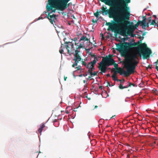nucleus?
I'll return each mask as SVG.
<instances>
[{
	"label": "nucleus",
	"mask_w": 158,
	"mask_h": 158,
	"mask_svg": "<svg viewBox=\"0 0 158 158\" xmlns=\"http://www.w3.org/2000/svg\"><path fill=\"white\" fill-rule=\"evenodd\" d=\"M117 51L120 53L122 56L125 57V61H122L127 70H128L131 74L134 73L136 66L139 62L137 60H139L138 55L140 56L138 51L132 52L129 55H127V53L130 50H126V49L122 46H118L116 44Z\"/></svg>",
	"instance_id": "1"
},
{
	"label": "nucleus",
	"mask_w": 158,
	"mask_h": 158,
	"mask_svg": "<svg viewBox=\"0 0 158 158\" xmlns=\"http://www.w3.org/2000/svg\"><path fill=\"white\" fill-rule=\"evenodd\" d=\"M101 1L103 2L105 4L110 6L109 9L107 10V7H105L102 6L101 8L102 13L103 15H109L110 18H113L115 24L117 26H121L124 25L126 23L123 18H122L120 16L121 14L117 6L114 5V2L112 0H101ZM120 16H121L120 15Z\"/></svg>",
	"instance_id": "2"
},
{
	"label": "nucleus",
	"mask_w": 158,
	"mask_h": 158,
	"mask_svg": "<svg viewBox=\"0 0 158 158\" xmlns=\"http://www.w3.org/2000/svg\"><path fill=\"white\" fill-rule=\"evenodd\" d=\"M133 43L124 42L123 43L117 44L118 46H122L125 48L126 50H131L134 48V47L138 46L137 48L140 56H142L143 59H147L150 57V55L152 53L151 50L147 47L145 43H141L142 40H140L137 42H135L133 40Z\"/></svg>",
	"instance_id": "3"
},
{
	"label": "nucleus",
	"mask_w": 158,
	"mask_h": 158,
	"mask_svg": "<svg viewBox=\"0 0 158 158\" xmlns=\"http://www.w3.org/2000/svg\"><path fill=\"white\" fill-rule=\"evenodd\" d=\"M71 0H48L46 6L47 11H51L49 13H55L56 10L63 11L68 8L72 4Z\"/></svg>",
	"instance_id": "4"
},
{
	"label": "nucleus",
	"mask_w": 158,
	"mask_h": 158,
	"mask_svg": "<svg viewBox=\"0 0 158 158\" xmlns=\"http://www.w3.org/2000/svg\"><path fill=\"white\" fill-rule=\"evenodd\" d=\"M114 2V5L117 6L121 14V16L124 19L126 23L127 21L129 19L130 13L129 7L128 4L131 2L130 0H112ZM114 4V3H113ZM120 16H121L120 15Z\"/></svg>",
	"instance_id": "5"
},
{
	"label": "nucleus",
	"mask_w": 158,
	"mask_h": 158,
	"mask_svg": "<svg viewBox=\"0 0 158 158\" xmlns=\"http://www.w3.org/2000/svg\"><path fill=\"white\" fill-rule=\"evenodd\" d=\"M73 43L70 42H65L64 44H61V47L59 50V52L61 54L63 53L64 49L66 48L67 51V53L70 56L72 54H74V58L73 60L75 62L72 65L73 67H75L77 65L78 63L82 59L81 56L79 54V52L77 50H75L73 48Z\"/></svg>",
	"instance_id": "6"
},
{
	"label": "nucleus",
	"mask_w": 158,
	"mask_h": 158,
	"mask_svg": "<svg viewBox=\"0 0 158 158\" xmlns=\"http://www.w3.org/2000/svg\"><path fill=\"white\" fill-rule=\"evenodd\" d=\"M110 55H109L108 56L103 57L101 62L99 64L98 68L102 73H105L107 69V67L113 65L115 68H113L111 71L113 72V70H116L118 67V65L117 64L115 63L114 60L111 57Z\"/></svg>",
	"instance_id": "7"
},
{
	"label": "nucleus",
	"mask_w": 158,
	"mask_h": 158,
	"mask_svg": "<svg viewBox=\"0 0 158 158\" xmlns=\"http://www.w3.org/2000/svg\"><path fill=\"white\" fill-rule=\"evenodd\" d=\"M117 73H119L120 75H124L125 77L128 76L131 74L128 70L126 71L120 67L117 68L116 69V71L114 72V74L112 76L113 80L114 81H117L118 79L116 76Z\"/></svg>",
	"instance_id": "8"
},
{
	"label": "nucleus",
	"mask_w": 158,
	"mask_h": 158,
	"mask_svg": "<svg viewBox=\"0 0 158 158\" xmlns=\"http://www.w3.org/2000/svg\"><path fill=\"white\" fill-rule=\"evenodd\" d=\"M80 42H79L78 43H76L75 41V45L76 46V50L74 49L75 50H77L79 52H80V51L79 50V49H80L81 48H85V44H84V43L82 42H81L80 43Z\"/></svg>",
	"instance_id": "9"
},
{
	"label": "nucleus",
	"mask_w": 158,
	"mask_h": 158,
	"mask_svg": "<svg viewBox=\"0 0 158 158\" xmlns=\"http://www.w3.org/2000/svg\"><path fill=\"white\" fill-rule=\"evenodd\" d=\"M96 63V61L95 60L89 62L87 64V68L89 69L90 70V72H93L94 69V65Z\"/></svg>",
	"instance_id": "10"
},
{
	"label": "nucleus",
	"mask_w": 158,
	"mask_h": 158,
	"mask_svg": "<svg viewBox=\"0 0 158 158\" xmlns=\"http://www.w3.org/2000/svg\"><path fill=\"white\" fill-rule=\"evenodd\" d=\"M56 16L55 15L53 14L52 15H50V13H48L46 18H48L50 21V22L52 24H53V23L55 22L54 20H56Z\"/></svg>",
	"instance_id": "11"
},
{
	"label": "nucleus",
	"mask_w": 158,
	"mask_h": 158,
	"mask_svg": "<svg viewBox=\"0 0 158 158\" xmlns=\"http://www.w3.org/2000/svg\"><path fill=\"white\" fill-rule=\"evenodd\" d=\"M85 41H87L86 42V44H89L90 43L89 38L88 39L86 37V36H84V35L82 36L79 40V42H80L81 43V42H82L84 43V44H85L84 42Z\"/></svg>",
	"instance_id": "12"
},
{
	"label": "nucleus",
	"mask_w": 158,
	"mask_h": 158,
	"mask_svg": "<svg viewBox=\"0 0 158 158\" xmlns=\"http://www.w3.org/2000/svg\"><path fill=\"white\" fill-rule=\"evenodd\" d=\"M136 28L134 27V25H132L130 26L128 29V32L129 34H131L136 29Z\"/></svg>",
	"instance_id": "13"
},
{
	"label": "nucleus",
	"mask_w": 158,
	"mask_h": 158,
	"mask_svg": "<svg viewBox=\"0 0 158 158\" xmlns=\"http://www.w3.org/2000/svg\"><path fill=\"white\" fill-rule=\"evenodd\" d=\"M45 127V126L44 124H42L41 125L40 128L38 130V131L39 132L41 133L43 131V128Z\"/></svg>",
	"instance_id": "14"
},
{
	"label": "nucleus",
	"mask_w": 158,
	"mask_h": 158,
	"mask_svg": "<svg viewBox=\"0 0 158 158\" xmlns=\"http://www.w3.org/2000/svg\"><path fill=\"white\" fill-rule=\"evenodd\" d=\"M146 18L145 17H143V19L142 21H139V23L141 24H144L146 23Z\"/></svg>",
	"instance_id": "15"
},
{
	"label": "nucleus",
	"mask_w": 158,
	"mask_h": 158,
	"mask_svg": "<svg viewBox=\"0 0 158 158\" xmlns=\"http://www.w3.org/2000/svg\"><path fill=\"white\" fill-rule=\"evenodd\" d=\"M99 13H101L100 11H98V10L97 12L94 13V15L96 18H98L99 15Z\"/></svg>",
	"instance_id": "16"
},
{
	"label": "nucleus",
	"mask_w": 158,
	"mask_h": 158,
	"mask_svg": "<svg viewBox=\"0 0 158 158\" xmlns=\"http://www.w3.org/2000/svg\"><path fill=\"white\" fill-rule=\"evenodd\" d=\"M114 28V24L113 23H111V25L109 27V28L110 29L113 30Z\"/></svg>",
	"instance_id": "17"
},
{
	"label": "nucleus",
	"mask_w": 158,
	"mask_h": 158,
	"mask_svg": "<svg viewBox=\"0 0 158 158\" xmlns=\"http://www.w3.org/2000/svg\"><path fill=\"white\" fill-rule=\"evenodd\" d=\"M101 56H98L97 57L96 56L94 58V60H95L96 61V62L99 59H101Z\"/></svg>",
	"instance_id": "18"
},
{
	"label": "nucleus",
	"mask_w": 158,
	"mask_h": 158,
	"mask_svg": "<svg viewBox=\"0 0 158 158\" xmlns=\"http://www.w3.org/2000/svg\"><path fill=\"white\" fill-rule=\"evenodd\" d=\"M98 73V72H95V71L93 72H90V76H92V75H93V76L97 75Z\"/></svg>",
	"instance_id": "19"
},
{
	"label": "nucleus",
	"mask_w": 158,
	"mask_h": 158,
	"mask_svg": "<svg viewBox=\"0 0 158 158\" xmlns=\"http://www.w3.org/2000/svg\"><path fill=\"white\" fill-rule=\"evenodd\" d=\"M139 24L140 25V23H139V21H138V22L135 25H134V26L135 28H136L137 27H138Z\"/></svg>",
	"instance_id": "20"
},
{
	"label": "nucleus",
	"mask_w": 158,
	"mask_h": 158,
	"mask_svg": "<svg viewBox=\"0 0 158 158\" xmlns=\"http://www.w3.org/2000/svg\"><path fill=\"white\" fill-rule=\"evenodd\" d=\"M156 23L155 22V20H152V22H151V23H150V25H155V24H156Z\"/></svg>",
	"instance_id": "21"
},
{
	"label": "nucleus",
	"mask_w": 158,
	"mask_h": 158,
	"mask_svg": "<svg viewBox=\"0 0 158 158\" xmlns=\"http://www.w3.org/2000/svg\"><path fill=\"white\" fill-rule=\"evenodd\" d=\"M132 85L134 86H135V84L133 83H131L130 82H128V86L129 87H131Z\"/></svg>",
	"instance_id": "22"
},
{
	"label": "nucleus",
	"mask_w": 158,
	"mask_h": 158,
	"mask_svg": "<svg viewBox=\"0 0 158 158\" xmlns=\"http://www.w3.org/2000/svg\"><path fill=\"white\" fill-rule=\"evenodd\" d=\"M89 55H90L92 57H94V58L96 56V55L95 54H93L92 53H89Z\"/></svg>",
	"instance_id": "23"
},
{
	"label": "nucleus",
	"mask_w": 158,
	"mask_h": 158,
	"mask_svg": "<svg viewBox=\"0 0 158 158\" xmlns=\"http://www.w3.org/2000/svg\"><path fill=\"white\" fill-rule=\"evenodd\" d=\"M82 65H84L85 66H86L87 67V64L84 61H82Z\"/></svg>",
	"instance_id": "24"
},
{
	"label": "nucleus",
	"mask_w": 158,
	"mask_h": 158,
	"mask_svg": "<svg viewBox=\"0 0 158 158\" xmlns=\"http://www.w3.org/2000/svg\"><path fill=\"white\" fill-rule=\"evenodd\" d=\"M140 26H142V28L143 29H146V27H147L145 26V24H140Z\"/></svg>",
	"instance_id": "25"
},
{
	"label": "nucleus",
	"mask_w": 158,
	"mask_h": 158,
	"mask_svg": "<svg viewBox=\"0 0 158 158\" xmlns=\"http://www.w3.org/2000/svg\"><path fill=\"white\" fill-rule=\"evenodd\" d=\"M119 88L120 89H123V86L121 84H120L118 86Z\"/></svg>",
	"instance_id": "26"
},
{
	"label": "nucleus",
	"mask_w": 158,
	"mask_h": 158,
	"mask_svg": "<svg viewBox=\"0 0 158 158\" xmlns=\"http://www.w3.org/2000/svg\"><path fill=\"white\" fill-rule=\"evenodd\" d=\"M156 144V142L154 141L153 143H151L150 145L152 146H154Z\"/></svg>",
	"instance_id": "27"
},
{
	"label": "nucleus",
	"mask_w": 158,
	"mask_h": 158,
	"mask_svg": "<svg viewBox=\"0 0 158 158\" xmlns=\"http://www.w3.org/2000/svg\"><path fill=\"white\" fill-rule=\"evenodd\" d=\"M148 22L149 23H151L152 20L151 17H150L148 18Z\"/></svg>",
	"instance_id": "28"
},
{
	"label": "nucleus",
	"mask_w": 158,
	"mask_h": 158,
	"mask_svg": "<svg viewBox=\"0 0 158 158\" xmlns=\"http://www.w3.org/2000/svg\"><path fill=\"white\" fill-rule=\"evenodd\" d=\"M81 66H78L76 67L77 70H78L81 69Z\"/></svg>",
	"instance_id": "29"
},
{
	"label": "nucleus",
	"mask_w": 158,
	"mask_h": 158,
	"mask_svg": "<svg viewBox=\"0 0 158 158\" xmlns=\"http://www.w3.org/2000/svg\"><path fill=\"white\" fill-rule=\"evenodd\" d=\"M111 23L110 22H107L106 23V25L107 26H108L109 27L110 25H111V23Z\"/></svg>",
	"instance_id": "30"
},
{
	"label": "nucleus",
	"mask_w": 158,
	"mask_h": 158,
	"mask_svg": "<svg viewBox=\"0 0 158 158\" xmlns=\"http://www.w3.org/2000/svg\"><path fill=\"white\" fill-rule=\"evenodd\" d=\"M145 25L147 27H148L149 26L148 23H145Z\"/></svg>",
	"instance_id": "31"
},
{
	"label": "nucleus",
	"mask_w": 158,
	"mask_h": 158,
	"mask_svg": "<svg viewBox=\"0 0 158 158\" xmlns=\"http://www.w3.org/2000/svg\"><path fill=\"white\" fill-rule=\"evenodd\" d=\"M98 20H95L94 19H92V22L93 23L97 22Z\"/></svg>",
	"instance_id": "32"
},
{
	"label": "nucleus",
	"mask_w": 158,
	"mask_h": 158,
	"mask_svg": "<svg viewBox=\"0 0 158 158\" xmlns=\"http://www.w3.org/2000/svg\"><path fill=\"white\" fill-rule=\"evenodd\" d=\"M92 43L90 42V43L89 44H85V47L86 48H87L88 46H89V45H90V44H92Z\"/></svg>",
	"instance_id": "33"
},
{
	"label": "nucleus",
	"mask_w": 158,
	"mask_h": 158,
	"mask_svg": "<svg viewBox=\"0 0 158 158\" xmlns=\"http://www.w3.org/2000/svg\"><path fill=\"white\" fill-rule=\"evenodd\" d=\"M34 155H35L37 156L38 155V152H36L34 153Z\"/></svg>",
	"instance_id": "34"
},
{
	"label": "nucleus",
	"mask_w": 158,
	"mask_h": 158,
	"mask_svg": "<svg viewBox=\"0 0 158 158\" xmlns=\"http://www.w3.org/2000/svg\"><path fill=\"white\" fill-rule=\"evenodd\" d=\"M141 38H142V40L143 39L144 37L143 36L142 37H141L140 36L139 37V38L140 39H141Z\"/></svg>",
	"instance_id": "35"
},
{
	"label": "nucleus",
	"mask_w": 158,
	"mask_h": 158,
	"mask_svg": "<svg viewBox=\"0 0 158 158\" xmlns=\"http://www.w3.org/2000/svg\"><path fill=\"white\" fill-rule=\"evenodd\" d=\"M129 86H128V85L126 86H123V89L124 88H128Z\"/></svg>",
	"instance_id": "36"
},
{
	"label": "nucleus",
	"mask_w": 158,
	"mask_h": 158,
	"mask_svg": "<svg viewBox=\"0 0 158 158\" xmlns=\"http://www.w3.org/2000/svg\"><path fill=\"white\" fill-rule=\"evenodd\" d=\"M156 69L158 71V66L157 65H156Z\"/></svg>",
	"instance_id": "37"
},
{
	"label": "nucleus",
	"mask_w": 158,
	"mask_h": 158,
	"mask_svg": "<svg viewBox=\"0 0 158 158\" xmlns=\"http://www.w3.org/2000/svg\"><path fill=\"white\" fill-rule=\"evenodd\" d=\"M148 68H150V69H152V67L151 66V65H149L148 66Z\"/></svg>",
	"instance_id": "38"
},
{
	"label": "nucleus",
	"mask_w": 158,
	"mask_h": 158,
	"mask_svg": "<svg viewBox=\"0 0 158 158\" xmlns=\"http://www.w3.org/2000/svg\"><path fill=\"white\" fill-rule=\"evenodd\" d=\"M146 32H144L143 33V34H142V35L143 36H144L146 35Z\"/></svg>",
	"instance_id": "39"
},
{
	"label": "nucleus",
	"mask_w": 158,
	"mask_h": 158,
	"mask_svg": "<svg viewBox=\"0 0 158 158\" xmlns=\"http://www.w3.org/2000/svg\"><path fill=\"white\" fill-rule=\"evenodd\" d=\"M106 76L107 77H110V74H109V73L107 74H106Z\"/></svg>",
	"instance_id": "40"
},
{
	"label": "nucleus",
	"mask_w": 158,
	"mask_h": 158,
	"mask_svg": "<svg viewBox=\"0 0 158 158\" xmlns=\"http://www.w3.org/2000/svg\"><path fill=\"white\" fill-rule=\"evenodd\" d=\"M90 70L89 69V70H88V72H87L88 74H89V73H90Z\"/></svg>",
	"instance_id": "41"
},
{
	"label": "nucleus",
	"mask_w": 158,
	"mask_h": 158,
	"mask_svg": "<svg viewBox=\"0 0 158 158\" xmlns=\"http://www.w3.org/2000/svg\"><path fill=\"white\" fill-rule=\"evenodd\" d=\"M67 78V77H64V79L65 81H66Z\"/></svg>",
	"instance_id": "42"
},
{
	"label": "nucleus",
	"mask_w": 158,
	"mask_h": 158,
	"mask_svg": "<svg viewBox=\"0 0 158 158\" xmlns=\"http://www.w3.org/2000/svg\"><path fill=\"white\" fill-rule=\"evenodd\" d=\"M108 85H109V86H111L110 85V83H109V82H107V86Z\"/></svg>",
	"instance_id": "43"
},
{
	"label": "nucleus",
	"mask_w": 158,
	"mask_h": 158,
	"mask_svg": "<svg viewBox=\"0 0 158 158\" xmlns=\"http://www.w3.org/2000/svg\"><path fill=\"white\" fill-rule=\"evenodd\" d=\"M99 89H102V86H99Z\"/></svg>",
	"instance_id": "44"
},
{
	"label": "nucleus",
	"mask_w": 158,
	"mask_h": 158,
	"mask_svg": "<svg viewBox=\"0 0 158 158\" xmlns=\"http://www.w3.org/2000/svg\"><path fill=\"white\" fill-rule=\"evenodd\" d=\"M157 91V90L156 89H155V90L154 93H155L156 94H157L156 93V92Z\"/></svg>",
	"instance_id": "45"
},
{
	"label": "nucleus",
	"mask_w": 158,
	"mask_h": 158,
	"mask_svg": "<svg viewBox=\"0 0 158 158\" xmlns=\"http://www.w3.org/2000/svg\"><path fill=\"white\" fill-rule=\"evenodd\" d=\"M130 157V156L129 154H127V157L126 158H129Z\"/></svg>",
	"instance_id": "46"
},
{
	"label": "nucleus",
	"mask_w": 158,
	"mask_h": 158,
	"mask_svg": "<svg viewBox=\"0 0 158 158\" xmlns=\"http://www.w3.org/2000/svg\"><path fill=\"white\" fill-rule=\"evenodd\" d=\"M158 62H157V61L156 62H155V64H156V65H157V64H158Z\"/></svg>",
	"instance_id": "47"
},
{
	"label": "nucleus",
	"mask_w": 158,
	"mask_h": 158,
	"mask_svg": "<svg viewBox=\"0 0 158 158\" xmlns=\"http://www.w3.org/2000/svg\"><path fill=\"white\" fill-rule=\"evenodd\" d=\"M117 81H120L121 82L122 80H121L118 79Z\"/></svg>",
	"instance_id": "48"
},
{
	"label": "nucleus",
	"mask_w": 158,
	"mask_h": 158,
	"mask_svg": "<svg viewBox=\"0 0 158 158\" xmlns=\"http://www.w3.org/2000/svg\"><path fill=\"white\" fill-rule=\"evenodd\" d=\"M71 17L73 18L74 19H76V18L75 17L74 15H72Z\"/></svg>",
	"instance_id": "49"
},
{
	"label": "nucleus",
	"mask_w": 158,
	"mask_h": 158,
	"mask_svg": "<svg viewBox=\"0 0 158 158\" xmlns=\"http://www.w3.org/2000/svg\"><path fill=\"white\" fill-rule=\"evenodd\" d=\"M115 116H116V115H113L112 117H111L110 118H113V117H115Z\"/></svg>",
	"instance_id": "50"
},
{
	"label": "nucleus",
	"mask_w": 158,
	"mask_h": 158,
	"mask_svg": "<svg viewBox=\"0 0 158 158\" xmlns=\"http://www.w3.org/2000/svg\"><path fill=\"white\" fill-rule=\"evenodd\" d=\"M98 107V106H95L94 107V109L97 108Z\"/></svg>",
	"instance_id": "51"
},
{
	"label": "nucleus",
	"mask_w": 158,
	"mask_h": 158,
	"mask_svg": "<svg viewBox=\"0 0 158 158\" xmlns=\"http://www.w3.org/2000/svg\"><path fill=\"white\" fill-rule=\"evenodd\" d=\"M100 35H102V38H104L103 35V34H102V33H101V34H100Z\"/></svg>",
	"instance_id": "52"
},
{
	"label": "nucleus",
	"mask_w": 158,
	"mask_h": 158,
	"mask_svg": "<svg viewBox=\"0 0 158 158\" xmlns=\"http://www.w3.org/2000/svg\"><path fill=\"white\" fill-rule=\"evenodd\" d=\"M100 35H102V38H104L103 35V34H102V33H101V34H100Z\"/></svg>",
	"instance_id": "53"
},
{
	"label": "nucleus",
	"mask_w": 158,
	"mask_h": 158,
	"mask_svg": "<svg viewBox=\"0 0 158 158\" xmlns=\"http://www.w3.org/2000/svg\"><path fill=\"white\" fill-rule=\"evenodd\" d=\"M92 77V76H89V77L88 78H89V79H90V78H91V77Z\"/></svg>",
	"instance_id": "54"
},
{
	"label": "nucleus",
	"mask_w": 158,
	"mask_h": 158,
	"mask_svg": "<svg viewBox=\"0 0 158 158\" xmlns=\"http://www.w3.org/2000/svg\"><path fill=\"white\" fill-rule=\"evenodd\" d=\"M66 113L67 114H68L69 113V112L68 111H66Z\"/></svg>",
	"instance_id": "55"
},
{
	"label": "nucleus",
	"mask_w": 158,
	"mask_h": 158,
	"mask_svg": "<svg viewBox=\"0 0 158 158\" xmlns=\"http://www.w3.org/2000/svg\"><path fill=\"white\" fill-rule=\"evenodd\" d=\"M42 18V17H41V18L39 17L38 19V20H40V19H41Z\"/></svg>",
	"instance_id": "56"
},
{
	"label": "nucleus",
	"mask_w": 158,
	"mask_h": 158,
	"mask_svg": "<svg viewBox=\"0 0 158 158\" xmlns=\"http://www.w3.org/2000/svg\"><path fill=\"white\" fill-rule=\"evenodd\" d=\"M124 81H125V80L124 79H123V83L124 82Z\"/></svg>",
	"instance_id": "57"
},
{
	"label": "nucleus",
	"mask_w": 158,
	"mask_h": 158,
	"mask_svg": "<svg viewBox=\"0 0 158 158\" xmlns=\"http://www.w3.org/2000/svg\"><path fill=\"white\" fill-rule=\"evenodd\" d=\"M154 16L155 17V18H156V15H154Z\"/></svg>",
	"instance_id": "58"
},
{
	"label": "nucleus",
	"mask_w": 158,
	"mask_h": 158,
	"mask_svg": "<svg viewBox=\"0 0 158 158\" xmlns=\"http://www.w3.org/2000/svg\"><path fill=\"white\" fill-rule=\"evenodd\" d=\"M80 77H81L82 76V75H79Z\"/></svg>",
	"instance_id": "59"
},
{
	"label": "nucleus",
	"mask_w": 158,
	"mask_h": 158,
	"mask_svg": "<svg viewBox=\"0 0 158 158\" xmlns=\"http://www.w3.org/2000/svg\"><path fill=\"white\" fill-rule=\"evenodd\" d=\"M44 14H45V13H46V12H44Z\"/></svg>",
	"instance_id": "60"
},
{
	"label": "nucleus",
	"mask_w": 158,
	"mask_h": 158,
	"mask_svg": "<svg viewBox=\"0 0 158 158\" xmlns=\"http://www.w3.org/2000/svg\"><path fill=\"white\" fill-rule=\"evenodd\" d=\"M156 26H157L158 27V24H157L156 25Z\"/></svg>",
	"instance_id": "61"
},
{
	"label": "nucleus",
	"mask_w": 158,
	"mask_h": 158,
	"mask_svg": "<svg viewBox=\"0 0 158 158\" xmlns=\"http://www.w3.org/2000/svg\"><path fill=\"white\" fill-rule=\"evenodd\" d=\"M61 13H62V14H63L64 13V12H62Z\"/></svg>",
	"instance_id": "62"
},
{
	"label": "nucleus",
	"mask_w": 158,
	"mask_h": 158,
	"mask_svg": "<svg viewBox=\"0 0 158 158\" xmlns=\"http://www.w3.org/2000/svg\"><path fill=\"white\" fill-rule=\"evenodd\" d=\"M85 80H84V82L85 83Z\"/></svg>",
	"instance_id": "63"
},
{
	"label": "nucleus",
	"mask_w": 158,
	"mask_h": 158,
	"mask_svg": "<svg viewBox=\"0 0 158 158\" xmlns=\"http://www.w3.org/2000/svg\"><path fill=\"white\" fill-rule=\"evenodd\" d=\"M90 98H89V100H90Z\"/></svg>",
	"instance_id": "64"
}]
</instances>
